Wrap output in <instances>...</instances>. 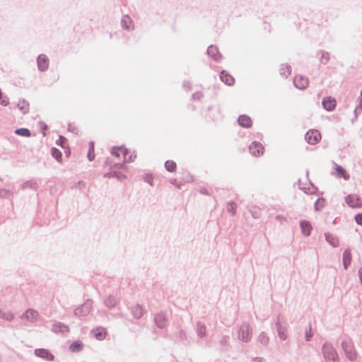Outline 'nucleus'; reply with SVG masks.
I'll use <instances>...</instances> for the list:
<instances>
[{
	"instance_id": "nucleus-26",
	"label": "nucleus",
	"mask_w": 362,
	"mask_h": 362,
	"mask_svg": "<svg viewBox=\"0 0 362 362\" xmlns=\"http://www.w3.org/2000/svg\"><path fill=\"white\" fill-rule=\"evenodd\" d=\"M133 314L135 316V317L140 318L144 314V310L140 305H135L133 308Z\"/></svg>"
},
{
	"instance_id": "nucleus-9",
	"label": "nucleus",
	"mask_w": 362,
	"mask_h": 362,
	"mask_svg": "<svg viewBox=\"0 0 362 362\" xmlns=\"http://www.w3.org/2000/svg\"><path fill=\"white\" fill-rule=\"evenodd\" d=\"M23 317L32 322H35L39 318V313L33 309H28L25 313H23Z\"/></svg>"
},
{
	"instance_id": "nucleus-24",
	"label": "nucleus",
	"mask_w": 362,
	"mask_h": 362,
	"mask_svg": "<svg viewBox=\"0 0 362 362\" xmlns=\"http://www.w3.org/2000/svg\"><path fill=\"white\" fill-rule=\"evenodd\" d=\"M0 317L11 321L13 319V315L8 310H1Z\"/></svg>"
},
{
	"instance_id": "nucleus-23",
	"label": "nucleus",
	"mask_w": 362,
	"mask_h": 362,
	"mask_svg": "<svg viewBox=\"0 0 362 362\" xmlns=\"http://www.w3.org/2000/svg\"><path fill=\"white\" fill-rule=\"evenodd\" d=\"M325 238L327 241L332 246L337 247L339 245V240L331 234L326 233Z\"/></svg>"
},
{
	"instance_id": "nucleus-38",
	"label": "nucleus",
	"mask_w": 362,
	"mask_h": 362,
	"mask_svg": "<svg viewBox=\"0 0 362 362\" xmlns=\"http://www.w3.org/2000/svg\"><path fill=\"white\" fill-rule=\"evenodd\" d=\"M361 100L359 102L358 107L362 109V89H361Z\"/></svg>"
},
{
	"instance_id": "nucleus-8",
	"label": "nucleus",
	"mask_w": 362,
	"mask_h": 362,
	"mask_svg": "<svg viewBox=\"0 0 362 362\" xmlns=\"http://www.w3.org/2000/svg\"><path fill=\"white\" fill-rule=\"evenodd\" d=\"M91 308V303L86 302L84 304H83L81 307L76 309L75 313L77 315H86L90 311Z\"/></svg>"
},
{
	"instance_id": "nucleus-2",
	"label": "nucleus",
	"mask_w": 362,
	"mask_h": 362,
	"mask_svg": "<svg viewBox=\"0 0 362 362\" xmlns=\"http://www.w3.org/2000/svg\"><path fill=\"white\" fill-rule=\"evenodd\" d=\"M112 154L115 157L123 156V159L125 162H132L134 160L132 155L124 147H117L112 150Z\"/></svg>"
},
{
	"instance_id": "nucleus-13",
	"label": "nucleus",
	"mask_w": 362,
	"mask_h": 362,
	"mask_svg": "<svg viewBox=\"0 0 362 362\" xmlns=\"http://www.w3.org/2000/svg\"><path fill=\"white\" fill-rule=\"evenodd\" d=\"M208 54L214 58L215 61H219L221 55L216 46H209L207 49Z\"/></svg>"
},
{
	"instance_id": "nucleus-4",
	"label": "nucleus",
	"mask_w": 362,
	"mask_h": 362,
	"mask_svg": "<svg viewBox=\"0 0 362 362\" xmlns=\"http://www.w3.org/2000/svg\"><path fill=\"white\" fill-rule=\"evenodd\" d=\"M249 151L252 156L257 157L263 155L264 148L260 142L253 141L249 146Z\"/></svg>"
},
{
	"instance_id": "nucleus-28",
	"label": "nucleus",
	"mask_w": 362,
	"mask_h": 362,
	"mask_svg": "<svg viewBox=\"0 0 362 362\" xmlns=\"http://www.w3.org/2000/svg\"><path fill=\"white\" fill-rule=\"evenodd\" d=\"M16 134H17L18 135H20L22 136H26V137H28L30 136V132L29 129H28L26 128H21V129H16Z\"/></svg>"
},
{
	"instance_id": "nucleus-16",
	"label": "nucleus",
	"mask_w": 362,
	"mask_h": 362,
	"mask_svg": "<svg viewBox=\"0 0 362 362\" xmlns=\"http://www.w3.org/2000/svg\"><path fill=\"white\" fill-rule=\"evenodd\" d=\"M238 123L243 127H250L252 126V120L250 117L247 115H241L238 118Z\"/></svg>"
},
{
	"instance_id": "nucleus-32",
	"label": "nucleus",
	"mask_w": 362,
	"mask_h": 362,
	"mask_svg": "<svg viewBox=\"0 0 362 362\" xmlns=\"http://www.w3.org/2000/svg\"><path fill=\"white\" fill-rule=\"evenodd\" d=\"M117 303V300L115 298L109 297L106 300V304L107 306L112 307L115 306Z\"/></svg>"
},
{
	"instance_id": "nucleus-35",
	"label": "nucleus",
	"mask_w": 362,
	"mask_h": 362,
	"mask_svg": "<svg viewBox=\"0 0 362 362\" xmlns=\"http://www.w3.org/2000/svg\"><path fill=\"white\" fill-rule=\"evenodd\" d=\"M235 208H236V206L233 203L228 204V206H227L228 211L233 214H235Z\"/></svg>"
},
{
	"instance_id": "nucleus-12",
	"label": "nucleus",
	"mask_w": 362,
	"mask_h": 362,
	"mask_svg": "<svg viewBox=\"0 0 362 362\" xmlns=\"http://www.w3.org/2000/svg\"><path fill=\"white\" fill-rule=\"evenodd\" d=\"M155 322L158 327L163 328L166 326L168 320L164 314L158 313L155 317Z\"/></svg>"
},
{
	"instance_id": "nucleus-37",
	"label": "nucleus",
	"mask_w": 362,
	"mask_h": 362,
	"mask_svg": "<svg viewBox=\"0 0 362 362\" xmlns=\"http://www.w3.org/2000/svg\"><path fill=\"white\" fill-rule=\"evenodd\" d=\"M279 336H280V337H281L282 339H286V334L284 332H281V331H280V330H279Z\"/></svg>"
},
{
	"instance_id": "nucleus-7",
	"label": "nucleus",
	"mask_w": 362,
	"mask_h": 362,
	"mask_svg": "<svg viewBox=\"0 0 362 362\" xmlns=\"http://www.w3.org/2000/svg\"><path fill=\"white\" fill-rule=\"evenodd\" d=\"M37 65L38 68L41 71H45L48 69L49 66V59L45 54L39 55L37 58Z\"/></svg>"
},
{
	"instance_id": "nucleus-30",
	"label": "nucleus",
	"mask_w": 362,
	"mask_h": 362,
	"mask_svg": "<svg viewBox=\"0 0 362 362\" xmlns=\"http://www.w3.org/2000/svg\"><path fill=\"white\" fill-rule=\"evenodd\" d=\"M52 154L54 158H55L57 160H60L62 158V153L58 149L54 148L52 150Z\"/></svg>"
},
{
	"instance_id": "nucleus-17",
	"label": "nucleus",
	"mask_w": 362,
	"mask_h": 362,
	"mask_svg": "<svg viewBox=\"0 0 362 362\" xmlns=\"http://www.w3.org/2000/svg\"><path fill=\"white\" fill-rule=\"evenodd\" d=\"M17 107L23 114H26L29 111V103L24 99L18 100Z\"/></svg>"
},
{
	"instance_id": "nucleus-29",
	"label": "nucleus",
	"mask_w": 362,
	"mask_h": 362,
	"mask_svg": "<svg viewBox=\"0 0 362 362\" xmlns=\"http://www.w3.org/2000/svg\"><path fill=\"white\" fill-rule=\"evenodd\" d=\"M82 348V344L79 341L74 342L71 346L70 349L72 351H80Z\"/></svg>"
},
{
	"instance_id": "nucleus-21",
	"label": "nucleus",
	"mask_w": 362,
	"mask_h": 362,
	"mask_svg": "<svg viewBox=\"0 0 362 362\" xmlns=\"http://www.w3.org/2000/svg\"><path fill=\"white\" fill-rule=\"evenodd\" d=\"M94 333H95V337L98 340H103L105 339V336H106V330L105 329L103 328V327H98L97 328L95 331H94Z\"/></svg>"
},
{
	"instance_id": "nucleus-42",
	"label": "nucleus",
	"mask_w": 362,
	"mask_h": 362,
	"mask_svg": "<svg viewBox=\"0 0 362 362\" xmlns=\"http://www.w3.org/2000/svg\"><path fill=\"white\" fill-rule=\"evenodd\" d=\"M310 337V336L307 335V337H308V338H307V340H309V337Z\"/></svg>"
},
{
	"instance_id": "nucleus-20",
	"label": "nucleus",
	"mask_w": 362,
	"mask_h": 362,
	"mask_svg": "<svg viewBox=\"0 0 362 362\" xmlns=\"http://www.w3.org/2000/svg\"><path fill=\"white\" fill-rule=\"evenodd\" d=\"M323 351L325 354V356L327 358L334 359L337 354L335 351L329 345H325L323 346Z\"/></svg>"
},
{
	"instance_id": "nucleus-6",
	"label": "nucleus",
	"mask_w": 362,
	"mask_h": 362,
	"mask_svg": "<svg viewBox=\"0 0 362 362\" xmlns=\"http://www.w3.org/2000/svg\"><path fill=\"white\" fill-rule=\"evenodd\" d=\"M342 346L344 348V350L347 357L350 360L356 359V353L354 351V349L353 346L351 344L346 343V342H344L342 344Z\"/></svg>"
},
{
	"instance_id": "nucleus-40",
	"label": "nucleus",
	"mask_w": 362,
	"mask_h": 362,
	"mask_svg": "<svg viewBox=\"0 0 362 362\" xmlns=\"http://www.w3.org/2000/svg\"><path fill=\"white\" fill-rule=\"evenodd\" d=\"M360 275H362V268L359 270Z\"/></svg>"
},
{
	"instance_id": "nucleus-18",
	"label": "nucleus",
	"mask_w": 362,
	"mask_h": 362,
	"mask_svg": "<svg viewBox=\"0 0 362 362\" xmlns=\"http://www.w3.org/2000/svg\"><path fill=\"white\" fill-rule=\"evenodd\" d=\"M279 71L282 77L286 78L291 74V69L288 64H281L279 69Z\"/></svg>"
},
{
	"instance_id": "nucleus-41",
	"label": "nucleus",
	"mask_w": 362,
	"mask_h": 362,
	"mask_svg": "<svg viewBox=\"0 0 362 362\" xmlns=\"http://www.w3.org/2000/svg\"><path fill=\"white\" fill-rule=\"evenodd\" d=\"M320 202V199H318V200L317 201V202H316V204H316V205H317Z\"/></svg>"
},
{
	"instance_id": "nucleus-33",
	"label": "nucleus",
	"mask_w": 362,
	"mask_h": 362,
	"mask_svg": "<svg viewBox=\"0 0 362 362\" xmlns=\"http://www.w3.org/2000/svg\"><path fill=\"white\" fill-rule=\"evenodd\" d=\"M198 334L201 337H204L206 334V327L204 325L198 326Z\"/></svg>"
},
{
	"instance_id": "nucleus-5",
	"label": "nucleus",
	"mask_w": 362,
	"mask_h": 362,
	"mask_svg": "<svg viewBox=\"0 0 362 362\" xmlns=\"http://www.w3.org/2000/svg\"><path fill=\"white\" fill-rule=\"evenodd\" d=\"M293 83L296 88L301 90L306 88L309 84L308 79L301 74L295 76Z\"/></svg>"
},
{
	"instance_id": "nucleus-27",
	"label": "nucleus",
	"mask_w": 362,
	"mask_h": 362,
	"mask_svg": "<svg viewBox=\"0 0 362 362\" xmlns=\"http://www.w3.org/2000/svg\"><path fill=\"white\" fill-rule=\"evenodd\" d=\"M88 145H89V150H88V158L90 161H92L95 158L94 143L93 141H90Z\"/></svg>"
},
{
	"instance_id": "nucleus-19",
	"label": "nucleus",
	"mask_w": 362,
	"mask_h": 362,
	"mask_svg": "<svg viewBox=\"0 0 362 362\" xmlns=\"http://www.w3.org/2000/svg\"><path fill=\"white\" fill-rule=\"evenodd\" d=\"M300 228L305 235H309L313 228L311 224L306 221H301Z\"/></svg>"
},
{
	"instance_id": "nucleus-34",
	"label": "nucleus",
	"mask_w": 362,
	"mask_h": 362,
	"mask_svg": "<svg viewBox=\"0 0 362 362\" xmlns=\"http://www.w3.org/2000/svg\"><path fill=\"white\" fill-rule=\"evenodd\" d=\"M321 55V62L323 64L327 63L329 59V54L327 53H322Z\"/></svg>"
},
{
	"instance_id": "nucleus-36",
	"label": "nucleus",
	"mask_w": 362,
	"mask_h": 362,
	"mask_svg": "<svg viewBox=\"0 0 362 362\" xmlns=\"http://www.w3.org/2000/svg\"><path fill=\"white\" fill-rule=\"evenodd\" d=\"M355 221L358 225L362 226V213L358 214L355 216Z\"/></svg>"
},
{
	"instance_id": "nucleus-11",
	"label": "nucleus",
	"mask_w": 362,
	"mask_h": 362,
	"mask_svg": "<svg viewBox=\"0 0 362 362\" xmlns=\"http://www.w3.org/2000/svg\"><path fill=\"white\" fill-rule=\"evenodd\" d=\"M322 105L327 110H332L336 106V100L331 97L325 98L322 101Z\"/></svg>"
},
{
	"instance_id": "nucleus-3",
	"label": "nucleus",
	"mask_w": 362,
	"mask_h": 362,
	"mask_svg": "<svg viewBox=\"0 0 362 362\" xmlns=\"http://www.w3.org/2000/svg\"><path fill=\"white\" fill-rule=\"evenodd\" d=\"M321 134L316 129H311L307 132L305 136L306 141L311 144L315 145L321 140Z\"/></svg>"
},
{
	"instance_id": "nucleus-10",
	"label": "nucleus",
	"mask_w": 362,
	"mask_h": 362,
	"mask_svg": "<svg viewBox=\"0 0 362 362\" xmlns=\"http://www.w3.org/2000/svg\"><path fill=\"white\" fill-rule=\"evenodd\" d=\"M221 80L228 86L233 85L234 78L226 71H222L220 74Z\"/></svg>"
},
{
	"instance_id": "nucleus-15",
	"label": "nucleus",
	"mask_w": 362,
	"mask_h": 362,
	"mask_svg": "<svg viewBox=\"0 0 362 362\" xmlns=\"http://www.w3.org/2000/svg\"><path fill=\"white\" fill-rule=\"evenodd\" d=\"M335 175L338 177L344 178V180H348L349 178V175L346 171L344 168L341 166L337 165L335 168Z\"/></svg>"
},
{
	"instance_id": "nucleus-14",
	"label": "nucleus",
	"mask_w": 362,
	"mask_h": 362,
	"mask_svg": "<svg viewBox=\"0 0 362 362\" xmlns=\"http://www.w3.org/2000/svg\"><path fill=\"white\" fill-rule=\"evenodd\" d=\"M35 353L37 356L45 358L48 361H52L54 358L53 355L44 349H36Z\"/></svg>"
},
{
	"instance_id": "nucleus-1",
	"label": "nucleus",
	"mask_w": 362,
	"mask_h": 362,
	"mask_svg": "<svg viewBox=\"0 0 362 362\" xmlns=\"http://www.w3.org/2000/svg\"><path fill=\"white\" fill-rule=\"evenodd\" d=\"M347 205L351 208H362V199L356 194H350L345 197Z\"/></svg>"
},
{
	"instance_id": "nucleus-39",
	"label": "nucleus",
	"mask_w": 362,
	"mask_h": 362,
	"mask_svg": "<svg viewBox=\"0 0 362 362\" xmlns=\"http://www.w3.org/2000/svg\"><path fill=\"white\" fill-rule=\"evenodd\" d=\"M196 95H197V98H199L201 96V95L198 93L194 94V97H195Z\"/></svg>"
},
{
	"instance_id": "nucleus-22",
	"label": "nucleus",
	"mask_w": 362,
	"mask_h": 362,
	"mask_svg": "<svg viewBox=\"0 0 362 362\" xmlns=\"http://www.w3.org/2000/svg\"><path fill=\"white\" fill-rule=\"evenodd\" d=\"M343 261H344V268H347V265L351 263V255L349 250H346L343 253Z\"/></svg>"
},
{
	"instance_id": "nucleus-31",
	"label": "nucleus",
	"mask_w": 362,
	"mask_h": 362,
	"mask_svg": "<svg viewBox=\"0 0 362 362\" xmlns=\"http://www.w3.org/2000/svg\"><path fill=\"white\" fill-rule=\"evenodd\" d=\"M240 336L242 338V339L247 341L250 336V332L248 330V329H247L246 332L245 334V331L242 329L241 333L240 334Z\"/></svg>"
},
{
	"instance_id": "nucleus-25",
	"label": "nucleus",
	"mask_w": 362,
	"mask_h": 362,
	"mask_svg": "<svg viewBox=\"0 0 362 362\" xmlns=\"http://www.w3.org/2000/svg\"><path fill=\"white\" fill-rule=\"evenodd\" d=\"M165 168L169 172H175L177 168V165L173 160H167L165 163Z\"/></svg>"
}]
</instances>
